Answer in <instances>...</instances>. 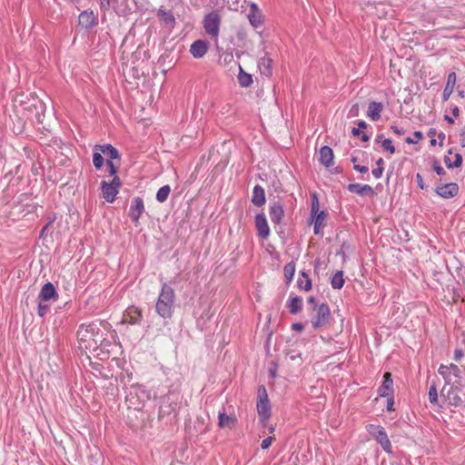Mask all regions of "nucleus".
I'll return each instance as SVG.
<instances>
[{"instance_id":"1","label":"nucleus","mask_w":465,"mask_h":465,"mask_svg":"<svg viewBox=\"0 0 465 465\" xmlns=\"http://www.w3.org/2000/svg\"><path fill=\"white\" fill-rule=\"evenodd\" d=\"M79 348L84 351H96L104 341V334L97 324L81 325L77 331Z\"/></svg>"},{"instance_id":"2","label":"nucleus","mask_w":465,"mask_h":465,"mask_svg":"<svg viewBox=\"0 0 465 465\" xmlns=\"http://www.w3.org/2000/svg\"><path fill=\"white\" fill-rule=\"evenodd\" d=\"M174 291L167 283H163L155 305L156 312L163 318H170L174 304Z\"/></svg>"},{"instance_id":"3","label":"nucleus","mask_w":465,"mask_h":465,"mask_svg":"<svg viewBox=\"0 0 465 465\" xmlns=\"http://www.w3.org/2000/svg\"><path fill=\"white\" fill-rule=\"evenodd\" d=\"M150 399V393L143 385L133 384L130 386L125 396L129 409L140 411L143 408L144 402Z\"/></svg>"},{"instance_id":"4","label":"nucleus","mask_w":465,"mask_h":465,"mask_svg":"<svg viewBox=\"0 0 465 465\" xmlns=\"http://www.w3.org/2000/svg\"><path fill=\"white\" fill-rule=\"evenodd\" d=\"M222 16L218 10L206 14L203 19V29L212 39L217 40L220 33Z\"/></svg>"},{"instance_id":"5","label":"nucleus","mask_w":465,"mask_h":465,"mask_svg":"<svg viewBox=\"0 0 465 465\" xmlns=\"http://www.w3.org/2000/svg\"><path fill=\"white\" fill-rule=\"evenodd\" d=\"M438 372L443 377L445 385H457L461 382V371L456 364H440Z\"/></svg>"},{"instance_id":"6","label":"nucleus","mask_w":465,"mask_h":465,"mask_svg":"<svg viewBox=\"0 0 465 465\" xmlns=\"http://www.w3.org/2000/svg\"><path fill=\"white\" fill-rule=\"evenodd\" d=\"M258 401L257 411L259 418L263 425L266 424L271 417V405L268 399V394L264 386H260L258 390Z\"/></svg>"},{"instance_id":"7","label":"nucleus","mask_w":465,"mask_h":465,"mask_svg":"<svg viewBox=\"0 0 465 465\" xmlns=\"http://www.w3.org/2000/svg\"><path fill=\"white\" fill-rule=\"evenodd\" d=\"M392 134L398 138V140H392L394 143H406L409 144L418 143L423 137V134L420 131H415L411 134H407V131L396 125L391 127Z\"/></svg>"},{"instance_id":"8","label":"nucleus","mask_w":465,"mask_h":465,"mask_svg":"<svg viewBox=\"0 0 465 465\" xmlns=\"http://www.w3.org/2000/svg\"><path fill=\"white\" fill-rule=\"evenodd\" d=\"M367 430L386 452H391V444L383 427L370 424L367 427Z\"/></svg>"},{"instance_id":"9","label":"nucleus","mask_w":465,"mask_h":465,"mask_svg":"<svg viewBox=\"0 0 465 465\" xmlns=\"http://www.w3.org/2000/svg\"><path fill=\"white\" fill-rule=\"evenodd\" d=\"M458 385H450L449 388L445 385L441 390L442 398L450 406L458 407L463 402L460 397L462 390Z\"/></svg>"},{"instance_id":"10","label":"nucleus","mask_w":465,"mask_h":465,"mask_svg":"<svg viewBox=\"0 0 465 465\" xmlns=\"http://www.w3.org/2000/svg\"><path fill=\"white\" fill-rule=\"evenodd\" d=\"M316 314L312 318V325L314 329H319L326 326L331 319V312L329 306L322 303L315 309Z\"/></svg>"},{"instance_id":"11","label":"nucleus","mask_w":465,"mask_h":465,"mask_svg":"<svg viewBox=\"0 0 465 465\" xmlns=\"http://www.w3.org/2000/svg\"><path fill=\"white\" fill-rule=\"evenodd\" d=\"M320 163L330 171L331 173H339V167H334V155L331 147H321L319 150Z\"/></svg>"},{"instance_id":"12","label":"nucleus","mask_w":465,"mask_h":465,"mask_svg":"<svg viewBox=\"0 0 465 465\" xmlns=\"http://www.w3.org/2000/svg\"><path fill=\"white\" fill-rule=\"evenodd\" d=\"M247 17L250 25L254 28H258L263 25V15L256 3L251 2L249 4V13Z\"/></svg>"},{"instance_id":"13","label":"nucleus","mask_w":465,"mask_h":465,"mask_svg":"<svg viewBox=\"0 0 465 465\" xmlns=\"http://www.w3.org/2000/svg\"><path fill=\"white\" fill-rule=\"evenodd\" d=\"M143 212L144 204L143 199L140 197L134 198L131 202L129 216L135 225L139 223V219Z\"/></svg>"},{"instance_id":"14","label":"nucleus","mask_w":465,"mask_h":465,"mask_svg":"<svg viewBox=\"0 0 465 465\" xmlns=\"http://www.w3.org/2000/svg\"><path fill=\"white\" fill-rule=\"evenodd\" d=\"M37 300L41 301V302H46L57 301L58 293H57L54 284L51 282H47V283L44 284V286L42 287V289L39 292Z\"/></svg>"},{"instance_id":"15","label":"nucleus","mask_w":465,"mask_h":465,"mask_svg":"<svg viewBox=\"0 0 465 465\" xmlns=\"http://www.w3.org/2000/svg\"><path fill=\"white\" fill-rule=\"evenodd\" d=\"M436 193L444 198L450 199L455 197L459 193V186L455 183H449L440 186H438L435 190Z\"/></svg>"},{"instance_id":"16","label":"nucleus","mask_w":465,"mask_h":465,"mask_svg":"<svg viewBox=\"0 0 465 465\" xmlns=\"http://www.w3.org/2000/svg\"><path fill=\"white\" fill-rule=\"evenodd\" d=\"M255 227L261 238L267 239L269 237L270 228L264 213H259L255 216Z\"/></svg>"},{"instance_id":"17","label":"nucleus","mask_w":465,"mask_h":465,"mask_svg":"<svg viewBox=\"0 0 465 465\" xmlns=\"http://www.w3.org/2000/svg\"><path fill=\"white\" fill-rule=\"evenodd\" d=\"M97 24V18L93 11L85 10L79 15V25L85 28L91 29Z\"/></svg>"},{"instance_id":"18","label":"nucleus","mask_w":465,"mask_h":465,"mask_svg":"<svg viewBox=\"0 0 465 465\" xmlns=\"http://www.w3.org/2000/svg\"><path fill=\"white\" fill-rule=\"evenodd\" d=\"M357 125V127H353L351 129V135L359 138L362 143H367L370 140V134L367 131L368 124L364 121L360 120L358 121Z\"/></svg>"},{"instance_id":"19","label":"nucleus","mask_w":465,"mask_h":465,"mask_svg":"<svg viewBox=\"0 0 465 465\" xmlns=\"http://www.w3.org/2000/svg\"><path fill=\"white\" fill-rule=\"evenodd\" d=\"M326 218L327 213L325 211L319 210L315 213H311V223H313V232L315 234H319L321 232Z\"/></svg>"},{"instance_id":"20","label":"nucleus","mask_w":465,"mask_h":465,"mask_svg":"<svg viewBox=\"0 0 465 465\" xmlns=\"http://www.w3.org/2000/svg\"><path fill=\"white\" fill-rule=\"evenodd\" d=\"M384 380L381 386L379 388V395L381 397H391L393 393V381L390 372H385Z\"/></svg>"},{"instance_id":"21","label":"nucleus","mask_w":465,"mask_h":465,"mask_svg":"<svg viewBox=\"0 0 465 465\" xmlns=\"http://www.w3.org/2000/svg\"><path fill=\"white\" fill-rule=\"evenodd\" d=\"M208 51V43L204 40L194 41L190 47V53L194 58H202Z\"/></svg>"},{"instance_id":"22","label":"nucleus","mask_w":465,"mask_h":465,"mask_svg":"<svg viewBox=\"0 0 465 465\" xmlns=\"http://www.w3.org/2000/svg\"><path fill=\"white\" fill-rule=\"evenodd\" d=\"M348 190L361 196H374L375 194L372 187L368 184L351 183L348 185Z\"/></svg>"},{"instance_id":"23","label":"nucleus","mask_w":465,"mask_h":465,"mask_svg":"<svg viewBox=\"0 0 465 465\" xmlns=\"http://www.w3.org/2000/svg\"><path fill=\"white\" fill-rule=\"evenodd\" d=\"M444 163L448 168L459 167L462 163V156L460 153L454 152L452 148L448 151L444 156Z\"/></svg>"},{"instance_id":"24","label":"nucleus","mask_w":465,"mask_h":465,"mask_svg":"<svg viewBox=\"0 0 465 465\" xmlns=\"http://www.w3.org/2000/svg\"><path fill=\"white\" fill-rule=\"evenodd\" d=\"M101 189L104 200L108 203H113L118 193L116 186L109 184V183H107L106 181H102Z\"/></svg>"},{"instance_id":"25","label":"nucleus","mask_w":465,"mask_h":465,"mask_svg":"<svg viewBox=\"0 0 465 465\" xmlns=\"http://www.w3.org/2000/svg\"><path fill=\"white\" fill-rule=\"evenodd\" d=\"M284 211L283 207L279 203H274L270 207V218L273 223H280L283 218Z\"/></svg>"},{"instance_id":"26","label":"nucleus","mask_w":465,"mask_h":465,"mask_svg":"<svg viewBox=\"0 0 465 465\" xmlns=\"http://www.w3.org/2000/svg\"><path fill=\"white\" fill-rule=\"evenodd\" d=\"M383 109L381 103L371 102L368 106L367 115L372 121H378L381 118V113Z\"/></svg>"},{"instance_id":"27","label":"nucleus","mask_w":465,"mask_h":465,"mask_svg":"<svg viewBox=\"0 0 465 465\" xmlns=\"http://www.w3.org/2000/svg\"><path fill=\"white\" fill-rule=\"evenodd\" d=\"M252 203L258 207H261L265 203L264 189L259 184L255 185L253 188Z\"/></svg>"},{"instance_id":"28","label":"nucleus","mask_w":465,"mask_h":465,"mask_svg":"<svg viewBox=\"0 0 465 465\" xmlns=\"http://www.w3.org/2000/svg\"><path fill=\"white\" fill-rule=\"evenodd\" d=\"M456 74L454 72H451L448 74V78H447V84H446V86L443 90V94H442V99L443 101H447L450 96L451 95V94L453 93V90H454V86H455V84H456Z\"/></svg>"},{"instance_id":"29","label":"nucleus","mask_w":465,"mask_h":465,"mask_svg":"<svg viewBox=\"0 0 465 465\" xmlns=\"http://www.w3.org/2000/svg\"><path fill=\"white\" fill-rule=\"evenodd\" d=\"M157 17L166 25H171L172 27L175 25V18L171 11L165 10L163 6H161L157 11Z\"/></svg>"},{"instance_id":"30","label":"nucleus","mask_w":465,"mask_h":465,"mask_svg":"<svg viewBox=\"0 0 465 465\" xmlns=\"http://www.w3.org/2000/svg\"><path fill=\"white\" fill-rule=\"evenodd\" d=\"M142 315L141 312L137 309H129L123 316V322L130 324H136L140 322Z\"/></svg>"},{"instance_id":"31","label":"nucleus","mask_w":465,"mask_h":465,"mask_svg":"<svg viewBox=\"0 0 465 465\" xmlns=\"http://www.w3.org/2000/svg\"><path fill=\"white\" fill-rule=\"evenodd\" d=\"M427 135L430 138V145H437L438 141L439 145H442L445 139V134L442 132L438 133L434 128H430L428 131Z\"/></svg>"},{"instance_id":"32","label":"nucleus","mask_w":465,"mask_h":465,"mask_svg":"<svg viewBox=\"0 0 465 465\" xmlns=\"http://www.w3.org/2000/svg\"><path fill=\"white\" fill-rule=\"evenodd\" d=\"M272 60L271 58L266 56L262 57L258 63L261 74L266 76H270L272 74Z\"/></svg>"},{"instance_id":"33","label":"nucleus","mask_w":465,"mask_h":465,"mask_svg":"<svg viewBox=\"0 0 465 465\" xmlns=\"http://www.w3.org/2000/svg\"><path fill=\"white\" fill-rule=\"evenodd\" d=\"M302 307V298H300L298 296L290 298L288 308L292 314H296L299 312H301Z\"/></svg>"},{"instance_id":"34","label":"nucleus","mask_w":465,"mask_h":465,"mask_svg":"<svg viewBox=\"0 0 465 465\" xmlns=\"http://www.w3.org/2000/svg\"><path fill=\"white\" fill-rule=\"evenodd\" d=\"M238 82L242 87H249L252 84V77L250 74L245 73L241 66H239Z\"/></svg>"},{"instance_id":"35","label":"nucleus","mask_w":465,"mask_h":465,"mask_svg":"<svg viewBox=\"0 0 465 465\" xmlns=\"http://www.w3.org/2000/svg\"><path fill=\"white\" fill-rule=\"evenodd\" d=\"M331 287L336 290H340L342 288L344 284L343 280V272L341 271L337 272L331 278Z\"/></svg>"},{"instance_id":"36","label":"nucleus","mask_w":465,"mask_h":465,"mask_svg":"<svg viewBox=\"0 0 465 465\" xmlns=\"http://www.w3.org/2000/svg\"><path fill=\"white\" fill-rule=\"evenodd\" d=\"M234 424V419L225 413L219 412V426L221 428H230Z\"/></svg>"},{"instance_id":"37","label":"nucleus","mask_w":465,"mask_h":465,"mask_svg":"<svg viewBox=\"0 0 465 465\" xmlns=\"http://www.w3.org/2000/svg\"><path fill=\"white\" fill-rule=\"evenodd\" d=\"M170 192H171V187L169 185H164V186L161 187L156 193V200L159 203H164L167 200V198L170 194Z\"/></svg>"},{"instance_id":"38","label":"nucleus","mask_w":465,"mask_h":465,"mask_svg":"<svg viewBox=\"0 0 465 465\" xmlns=\"http://www.w3.org/2000/svg\"><path fill=\"white\" fill-rule=\"evenodd\" d=\"M298 285L301 289L309 291L312 289V281L308 274L304 272H302V277L298 280Z\"/></svg>"},{"instance_id":"39","label":"nucleus","mask_w":465,"mask_h":465,"mask_svg":"<svg viewBox=\"0 0 465 465\" xmlns=\"http://www.w3.org/2000/svg\"><path fill=\"white\" fill-rule=\"evenodd\" d=\"M295 272V265L293 262L287 263L283 268L284 277L287 282H291Z\"/></svg>"},{"instance_id":"40","label":"nucleus","mask_w":465,"mask_h":465,"mask_svg":"<svg viewBox=\"0 0 465 465\" xmlns=\"http://www.w3.org/2000/svg\"><path fill=\"white\" fill-rule=\"evenodd\" d=\"M429 401L433 405H439L438 391L435 384H431L430 387Z\"/></svg>"},{"instance_id":"41","label":"nucleus","mask_w":465,"mask_h":465,"mask_svg":"<svg viewBox=\"0 0 465 465\" xmlns=\"http://www.w3.org/2000/svg\"><path fill=\"white\" fill-rule=\"evenodd\" d=\"M100 148L102 150V153L110 158L109 161H112L113 159L119 158V153H118L116 147H100Z\"/></svg>"},{"instance_id":"42","label":"nucleus","mask_w":465,"mask_h":465,"mask_svg":"<svg viewBox=\"0 0 465 465\" xmlns=\"http://www.w3.org/2000/svg\"><path fill=\"white\" fill-rule=\"evenodd\" d=\"M376 164H377V168L373 169L372 170V175L376 178V179H379L381 177L382 175V173H383V167H382V164H383V160L382 158H379L376 162Z\"/></svg>"},{"instance_id":"43","label":"nucleus","mask_w":465,"mask_h":465,"mask_svg":"<svg viewBox=\"0 0 465 465\" xmlns=\"http://www.w3.org/2000/svg\"><path fill=\"white\" fill-rule=\"evenodd\" d=\"M118 0H99L100 8L104 11H108L110 8H114L115 10L114 4Z\"/></svg>"},{"instance_id":"44","label":"nucleus","mask_w":465,"mask_h":465,"mask_svg":"<svg viewBox=\"0 0 465 465\" xmlns=\"http://www.w3.org/2000/svg\"><path fill=\"white\" fill-rule=\"evenodd\" d=\"M49 310V304L46 302L38 301L37 313L40 317H44Z\"/></svg>"},{"instance_id":"45","label":"nucleus","mask_w":465,"mask_h":465,"mask_svg":"<svg viewBox=\"0 0 465 465\" xmlns=\"http://www.w3.org/2000/svg\"><path fill=\"white\" fill-rule=\"evenodd\" d=\"M93 163L95 168L100 169L104 165V157L100 153H95L93 157Z\"/></svg>"},{"instance_id":"46","label":"nucleus","mask_w":465,"mask_h":465,"mask_svg":"<svg viewBox=\"0 0 465 465\" xmlns=\"http://www.w3.org/2000/svg\"><path fill=\"white\" fill-rule=\"evenodd\" d=\"M375 142L378 143H381V145H391L393 143L391 138H384L383 134L377 135Z\"/></svg>"},{"instance_id":"47","label":"nucleus","mask_w":465,"mask_h":465,"mask_svg":"<svg viewBox=\"0 0 465 465\" xmlns=\"http://www.w3.org/2000/svg\"><path fill=\"white\" fill-rule=\"evenodd\" d=\"M317 211H319V199H318L317 194L314 193L312 195L311 213H315Z\"/></svg>"},{"instance_id":"48","label":"nucleus","mask_w":465,"mask_h":465,"mask_svg":"<svg viewBox=\"0 0 465 465\" xmlns=\"http://www.w3.org/2000/svg\"><path fill=\"white\" fill-rule=\"evenodd\" d=\"M228 8L237 10L240 0H224Z\"/></svg>"},{"instance_id":"49","label":"nucleus","mask_w":465,"mask_h":465,"mask_svg":"<svg viewBox=\"0 0 465 465\" xmlns=\"http://www.w3.org/2000/svg\"><path fill=\"white\" fill-rule=\"evenodd\" d=\"M272 440H273V438L272 437H267L265 438L264 440H262V444H261V448L262 450H266L268 449L271 444L272 443Z\"/></svg>"},{"instance_id":"50","label":"nucleus","mask_w":465,"mask_h":465,"mask_svg":"<svg viewBox=\"0 0 465 465\" xmlns=\"http://www.w3.org/2000/svg\"><path fill=\"white\" fill-rule=\"evenodd\" d=\"M196 422L199 423L203 427L202 429H199V432L201 434H203V433L207 431L208 428H207V426L204 425V419L203 418L197 417Z\"/></svg>"},{"instance_id":"51","label":"nucleus","mask_w":465,"mask_h":465,"mask_svg":"<svg viewBox=\"0 0 465 465\" xmlns=\"http://www.w3.org/2000/svg\"><path fill=\"white\" fill-rule=\"evenodd\" d=\"M221 58H223V62L226 64L231 63L233 59V54H232V53L227 52V53L223 54Z\"/></svg>"},{"instance_id":"52","label":"nucleus","mask_w":465,"mask_h":465,"mask_svg":"<svg viewBox=\"0 0 465 465\" xmlns=\"http://www.w3.org/2000/svg\"><path fill=\"white\" fill-rule=\"evenodd\" d=\"M107 166L109 169L110 175H115V173H117V167L114 164V163L112 161H108Z\"/></svg>"},{"instance_id":"53","label":"nucleus","mask_w":465,"mask_h":465,"mask_svg":"<svg viewBox=\"0 0 465 465\" xmlns=\"http://www.w3.org/2000/svg\"><path fill=\"white\" fill-rule=\"evenodd\" d=\"M464 356L462 349H456L454 351V360L459 361Z\"/></svg>"},{"instance_id":"54","label":"nucleus","mask_w":465,"mask_h":465,"mask_svg":"<svg viewBox=\"0 0 465 465\" xmlns=\"http://www.w3.org/2000/svg\"><path fill=\"white\" fill-rule=\"evenodd\" d=\"M353 168L361 173H366L369 168L365 165L354 164Z\"/></svg>"},{"instance_id":"55","label":"nucleus","mask_w":465,"mask_h":465,"mask_svg":"<svg viewBox=\"0 0 465 465\" xmlns=\"http://www.w3.org/2000/svg\"><path fill=\"white\" fill-rule=\"evenodd\" d=\"M433 170L437 173L438 175H443L445 173L443 167L438 165L436 163L433 164Z\"/></svg>"},{"instance_id":"56","label":"nucleus","mask_w":465,"mask_h":465,"mask_svg":"<svg viewBox=\"0 0 465 465\" xmlns=\"http://www.w3.org/2000/svg\"><path fill=\"white\" fill-rule=\"evenodd\" d=\"M416 181H417L418 186H419L420 189H424V182H423V178H422V176H421L420 173H417V174H416Z\"/></svg>"},{"instance_id":"57","label":"nucleus","mask_w":465,"mask_h":465,"mask_svg":"<svg viewBox=\"0 0 465 465\" xmlns=\"http://www.w3.org/2000/svg\"><path fill=\"white\" fill-rule=\"evenodd\" d=\"M109 184H112L113 186H116V190H119V187L121 186L119 177L114 176L113 181L111 183H109Z\"/></svg>"},{"instance_id":"58","label":"nucleus","mask_w":465,"mask_h":465,"mask_svg":"<svg viewBox=\"0 0 465 465\" xmlns=\"http://www.w3.org/2000/svg\"><path fill=\"white\" fill-rule=\"evenodd\" d=\"M393 404H394V401H393V399L392 397L391 396L387 401V410L388 411H392L393 410Z\"/></svg>"},{"instance_id":"59","label":"nucleus","mask_w":465,"mask_h":465,"mask_svg":"<svg viewBox=\"0 0 465 465\" xmlns=\"http://www.w3.org/2000/svg\"><path fill=\"white\" fill-rule=\"evenodd\" d=\"M459 113H460V109H459V107H458V106H456V105H455V106H453V107L451 108V114H452V115H453L454 117H458V116H459Z\"/></svg>"},{"instance_id":"60","label":"nucleus","mask_w":465,"mask_h":465,"mask_svg":"<svg viewBox=\"0 0 465 465\" xmlns=\"http://www.w3.org/2000/svg\"><path fill=\"white\" fill-rule=\"evenodd\" d=\"M292 329L295 331H302L303 329V326L302 323H294L292 324Z\"/></svg>"},{"instance_id":"61","label":"nucleus","mask_w":465,"mask_h":465,"mask_svg":"<svg viewBox=\"0 0 465 465\" xmlns=\"http://www.w3.org/2000/svg\"><path fill=\"white\" fill-rule=\"evenodd\" d=\"M308 302H309L310 304L313 305V310L317 309V308H316V303H315V298H314V297H312V296L309 297V299H308Z\"/></svg>"},{"instance_id":"62","label":"nucleus","mask_w":465,"mask_h":465,"mask_svg":"<svg viewBox=\"0 0 465 465\" xmlns=\"http://www.w3.org/2000/svg\"><path fill=\"white\" fill-rule=\"evenodd\" d=\"M37 105H39L40 108H43L45 105L41 101H36L35 104H34V106L37 108Z\"/></svg>"},{"instance_id":"63","label":"nucleus","mask_w":465,"mask_h":465,"mask_svg":"<svg viewBox=\"0 0 465 465\" xmlns=\"http://www.w3.org/2000/svg\"><path fill=\"white\" fill-rule=\"evenodd\" d=\"M386 150L391 153L393 154L395 153V147H385Z\"/></svg>"},{"instance_id":"64","label":"nucleus","mask_w":465,"mask_h":465,"mask_svg":"<svg viewBox=\"0 0 465 465\" xmlns=\"http://www.w3.org/2000/svg\"><path fill=\"white\" fill-rule=\"evenodd\" d=\"M446 121H448L450 124H453L454 120L453 118L450 117L449 115H445Z\"/></svg>"}]
</instances>
